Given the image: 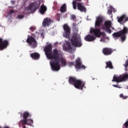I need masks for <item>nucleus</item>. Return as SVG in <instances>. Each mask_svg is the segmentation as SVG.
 I'll use <instances>...</instances> for the list:
<instances>
[{"instance_id":"10","label":"nucleus","mask_w":128,"mask_h":128,"mask_svg":"<svg viewBox=\"0 0 128 128\" xmlns=\"http://www.w3.org/2000/svg\"><path fill=\"white\" fill-rule=\"evenodd\" d=\"M110 28H112V22L110 21H106L104 22V26L102 27V30H105L108 34H112Z\"/></svg>"},{"instance_id":"30","label":"nucleus","mask_w":128,"mask_h":128,"mask_svg":"<svg viewBox=\"0 0 128 128\" xmlns=\"http://www.w3.org/2000/svg\"><path fill=\"white\" fill-rule=\"evenodd\" d=\"M18 18L22 19L23 18H24V16L22 14H18Z\"/></svg>"},{"instance_id":"24","label":"nucleus","mask_w":128,"mask_h":128,"mask_svg":"<svg viewBox=\"0 0 128 128\" xmlns=\"http://www.w3.org/2000/svg\"><path fill=\"white\" fill-rule=\"evenodd\" d=\"M121 80L122 82H126V80H128V74H123L122 75H121Z\"/></svg>"},{"instance_id":"9","label":"nucleus","mask_w":128,"mask_h":128,"mask_svg":"<svg viewBox=\"0 0 128 128\" xmlns=\"http://www.w3.org/2000/svg\"><path fill=\"white\" fill-rule=\"evenodd\" d=\"M40 2L35 1L34 2L30 3L29 4L28 8L32 12H36V10H38V8H40Z\"/></svg>"},{"instance_id":"14","label":"nucleus","mask_w":128,"mask_h":128,"mask_svg":"<svg viewBox=\"0 0 128 128\" xmlns=\"http://www.w3.org/2000/svg\"><path fill=\"white\" fill-rule=\"evenodd\" d=\"M76 64L75 65V68L77 70H80V68H86V66L82 65V61L80 59L78 58L76 60Z\"/></svg>"},{"instance_id":"22","label":"nucleus","mask_w":128,"mask_h":128,"mask_svg":"<svg viewBox=\"0 0 128 128\" xmlns=\"http://www.w3.org/2000/svg\"><path fill=\"white\" fill-rule=\"evenodd\" d=\"M106 66L105 68H108L110 70H112L114 68V66H112V62L108 61L106 62Z\"/></svg>"},{"instance_id":"2","label":"nucleus","mask_w":128,"mask_h":128,"mask_svg":"<svg viewBox=\"0 0 128 128\" xmlns=\"http://www.w3.org/2000/svg\"><path fill=\"white\" fill-rule=\"evenodd\" d=\"M72 28L75 34L71 38V44L74 46L80 48V46H82V42L80 36L78 35L77 34L78 32V24L76 23H73Z\"/></svg>"},{"instance_id":"38","label":"nucleus","mask_w":128,"mask_h":128,"mask_svg":"<svg viewBox=\"0 0 128 128\" xmlns=\"http://www.w3.org/2000/svg\"><path fill=\"white\" fill-rule=\"evenodd\" d=\"M12 4H14V0L11 1Z\"/></svg>"},{"instance_id":"36","label":"nucleus","mask_w":128,"mask_h":128,"mask_svg":"<svg viewBox=\"0 0 128 128\" xmlns=\"http://www.w3.org/2000/svg\"><path fill=\"white\" fill-rule=\"evenodd\" d=\"M123 98H124V100H126V98H128V96H124Z\"/></svg>"},{"instance_id":"11","label":"nucleus","mask_w":128,"mask_h":128,"mask_svg":"<svg viewBox=\"0 0 128 128\" xmlns=\"http://www.w3.org/2000/svg\"><path fill=\"white\" fill-rule=\"evenodd\" d=\"M120 32H121V34H122V42H124V40H126V34H128V28L124 26L122 30H120Z\"/></svg>"},{"instance_id":"8","label":"nucleus","mask_w":128,"mask_h":128,"mask_svg":"<svg viewBox=\"0 0 128 128\" xmlns=\"http://www.w3.org/2000/svg\"><path fill=\"white\" fill-rule=\"evenodd\" d=\"M10 44V42L8 40H3L0 38V50H4L7 48Z\"/></svg>"},{"instance_id":"39","label":"nucleus","mask_w":128,"mask_h":128,"mask_svg":"<svg viewBox=\"0 0 128 128\" xmlns=\"http://www.w3.org/2000/svg\"><path fill=\"white\" fill-rule=\"evenodd\" d=\"M76 2H82V0H76Z\"/></svg>"},{"instance_id":"4","label":"nucleus","mask_w":128,"mask_h":128,"mask_svg":"<svg viewBox=\"0 0 128 128\" xmlns=\"http://www.w3.org/2000/svg\"><path fill=\"white\" fill-rule=\"evenodd\" d=\"M70 84L74 86V88L78 90H82L84 88H86V82H82V80H78L75 77L70 76L68 79Z\"/></svg>"},{"instance_id":"1","label":"nucleus","mask_w":128,"mask_h":128,"mask_svg":"<svg viewBox=\"0 0 128 128\" xmlns=\"http://www.w3.org/2000/svg\"><path fill=\"white\" fill-rule=\"evenodd\" d=\"M45 54L48 60H52L50 61V64L52 70L54 72H58L60 70V62L63 66H66V62L64 58L60 60V54L58 50L56 49L53 50L52 44H49L45 46L44 48Z\"/></svg>"},{"instance_id":"35","label":"nucleus","mask_w":128,"mask_h":128,"mask_svg":"<svg viewBox=\"0 0 128 128\" xmlns=\"http://www.w3.org/2000/svg\"><path fill=\"white\" fill-rule=\"evenodd\" d=\"M113 86H114V88H118V84L113 85Z\"/></svg>"},{"instance_id":"37","label":"nucleus","mask_w":128,"mask_h":128,"mask_svg":"<svg viewBox=\"0 0 128 128\" xmlns=\"http://www.w3.org/2000/svg\"><path fill=\"white\" fill-rule=\"evenodd\" d=\"M120 98H124V94H120Z\"/></svg>"},{"instance_id":"20","label":"nucleus","mask_w":128,"mask_h":128,"mask_svg":"<svg viewBox=\"0 0 128 128\" xmlns=\"http://www.w3.org/2000/svg\"><path fill=\"white\" fill-rule=\"evenodd\" d=\"M46 6H41L40 8V12L41 14H44V13L46 12Z\"/></svg>"},{"instance_id":"32","label":"nucleus","mask_w":128,"mask_h":128,"mask_svg":"<svg viewBox=\"0 0 128 128\" xmlns=\"http://www.w3.org/2000/svg\"><path fill=\"white\" fill-rule=\"evenodd\" d=\"M106 36V33L104 32H100V36Z\"/></svg>"},{"instance_id":"33","label":"nucleus","mask_w":128,"mask_h":128,"mask_svg":"<svg viewBox=\"0 0 128 128\" xmlns=\"http://www.w3.org/2000/svg\"><path fill=\"white\" fill-rule=\"evenodd\" d=\"M30 30H32V32H34V30H36V28L34 27V26H32L30 28Z\"/></svg>"},{"instance_id":"31","label":"nucleus","mask_w":128,"mask_h":128,"mask_svg":"<svg viewBox=\"0 0 128 128\" xmlns=\"http://www.w3.org/2000/svg\"><path fill=\"white\" fill-rule=\"evenodd\" d=\"M76 18V15L74 14L71 15V20H74Z\"/></svg>"},{"instance_id":"3","label":"nucleus","mask_w":128,"mask_h":128,"mask_svg":"<svg viewBox=\"0 0 128 128\" xmlns=\"http://www.w3.org/2000/svg\"><path fill=\"white\" fill-rule=\"evenodd\" d=\"M102 22H104V18L100 16H98L95 22L96 28H91L90 30V33L94 34L95 36H96L97 38H100V28H98L102 26Z\"/></svg>"},{"instance_id":"18","label":"nucleus","mask_w":128,"mask_h":128,"mask_svg":"<svg viewBox=\"0 0 128 128\" xmlns=\"http://www.w3.org/2000/svg\"><path fill=\"white\" fill-rule=\"evenodd\" d=\"M112 82H122V77L121 76H118L116 75H114L113 76V80H112Z\"/></svg>"},{"instance_id":"5","label":"nucleus","mask_w":128,"mask_h":128,"mask_svg":"<svg viewBox=\"0 0 128 128\" xmlns=\"http://www.w3.org/2000/svg\"><path fill=\"white\" fill-rule=\"evenodd\" d=\"M30 116V113L28 112H25L23 114V120H21L20 124H26L27 126H30L34 124V120L32 119L28 120Z\"/></svg>"},{"instance_id":"28","label":"nucleus","mask_w":128,"mask_h":128,"mask_svg":"<svg viewBox=\"0 0 128 128\" xmlns=\"http://www.w3.org/2000/svg\"><path fill=\"white\" fill-rule=\"evenodd\" d=\"M123 126H125V128H128V120L126 121Z\"/></svg>"},{"instance_id":"23","label":"nucleus","mask_w":128,"mask_h":128,"mask_svg":"<svg viewBox=\"0 0 128 128\" xmlns=\"http://www.w3.org/2000/svg\"><path fill=\"white\" fill-rule=\"evenodd\" d=\"M112 36H114V38H121L122 40V34L120 31H118V32H114L112 34Z\"/></svg>"},{"instance_id":"15","label":"nucleus","mask_w":128,"mask_h":128,"mask_svg":"<svg viewBox=\"0 0 128 128\" xmlns=\"http://www.w3.org/2000/svg\"><path fill=\"white\" fill-rule=\"evenodd\" d=\"M52 22V20L50 18H46L44 20L42 24L44 27L48 26H50Z\"/></svg>"},{"instance_id":"7","label":"nucleus","mask_w":128,"mask_h":128,"mask_svg":"<svg viewBox=\"0 0 128 128\" xmlns=\"http://www.w3.org/2000/svg\"><path fill=\"white\" fill-rule=\"evenodd\" d=\"M63 29L64 30L63 36L66 38H70V26L68 24H64L63 26Z\"/></svg>"},{"instance_id":"25","label":"nucleus","mask_w":128,"mask_h":128,"mask_svg":"<svg viewBox=\"0 0 128 128\" xmlns=\"http://www.w3.org/2000/svg\"><path fill=\"white\" fill-rule=\"evenodd\" d=\"M60 12H66V4H64L60 8Z\"/></svg>"},{"instance_id":"12","label":"nucleus","mask_w":128,"mask_h":128,"mask_svg":"<svg viewBox=\"0 0 128 128\" xmlns=\"http://www.w3.org/2000/svg\"><path fill=\"white\" fill-rule=\"evenodd\" d=\"M117 18L118 22L120 24H123V26H124V24L128 22V17L126 14H123L120 17L118 16Z\"/></svg>"},{"instance_id":"16","label":"nucleus","mask_w":128,"mask_h":128,"mask_svg":"<svg viewBox=\"0 0 128 128\" xmlns=\"http://www.w3.org/2000/svg\"><path fill=\"white\" fill-rule=\"evenodd\" d=\"M77 8L78 10H80L82 12H86V8L84 6L81 4L80 2H78L77 4Z\"/></svg>"},{"instance_id":"17","label":"nucleus","mask_w":128,"mask_h":128,"mask_svg":"<svg viewBox=\"0 0 128 128\" xmlns=\"http://www.w3.org/2000/svg\"><path fill=\"white\" fill-rule=\"evenodd\" d=\"M96 38V36H92L90 34H88L84 37V40L86 42H94Z\"/></svg>"},{"instance_id":"29","label":"nucleus","mask_w":128,"mask_h":128,"mask_svg":"<svg viewBox=\"0 0 128 128\" xmlns=\"http://www.w3.org/2000/svg\"><path fill=\"white\" fill-rule=\"evenodd\" d=\"M108 14L110 16V14H112V8L108 9Z\"/></svg>"},{"instance_id":"21","label":"nucleus","mask_w":128,"mask_h":128,"mask_svg":"<svg viewBox=\"0 0 128 128\" xmlns=\"http://www.w3.org/2000/svg\"><path fill=\"white\" fill-rule=\"evenodd\" d=\"M64 50H65L69 52L70 54H72L73 51H72V46L70 44H68V47L64 46Z\"/></svg>"},{"instance_id":"19","label":"nucleus","mask_w":128,"mask_h":128,"mask_svg":"<svg viewBox=\"0 0 128 128\" xmlns=\"http://www.w3.org/2000/svg\"><path fill=\"white\" fill-rule=\"evenodd\" d=\"M40 56V54L38 52H34L30 54V57L33 60H38Z\"/></svg>"},{"instance_id":"27","label":"nucleus","mask_w":128,"mask_h":128,"mask_svg":"<svg viewBox=\"0 0 128 128\" xmlns=\"http://www.w3.org/2000/svg\"><path fill=\"white\" fill-rule=\"evenodd\" d=\"M124 66H125L126 68L128 66V60H126L125 62V64H124Z\"/></svg>"},{"instance_id":"34","label":"nucleus","mask_w":128,"mask_h":128,"mask_svg":"<svg viewBox=\"0 0 128 128\" xmlns=\"http://www.w3.org/2000/svg\"><path fill=\"white\" fill-rule=\"evenodd\" d=\"M14 10H10V14H14Z\"/></svg>"},{"instance_id":"6","label":"nucleus","mask_w":128,"mask_h":128,"mask_svg":"<svg viewBox=\"0 0 128 128\" xmlns=\"http://www.w3.org/2000/svg\"><path fill=\"white\" fill-rule=\"evenodd\" d=\"M27 44H28L29 46H30L32 48H36L38 46V42L32 36H28V38L26 40Z\"/></svg>"},{"instance_id":"26","label":"nucleus","mask_w":128,"mask_h":128,"mask_svg":"<svg viewBox=\"0 0 128 128\" xmlns=\"http://www.w3.org/2000/svg\"><path fill=\"white\" fill-rule=\"evenodd\" d=\"M73 8L74 10H76V6H78V3L76 1H73L72 2Z\"/></svg>"},{"instance_id":"13","label":"nucleus","mask_w":128,"mask_h":128,"mask_svg":"<svg viewBox=\"0 0 128 128\" xmlns=\"http://www.w3.org/2000/svg\"><path fill=\"white\" fill-rule=\"evenodd\" d=\"M102 52L104 56H110L114 52V50L110 48H104L102 49Z\"/></svg>"}]
</instances>
